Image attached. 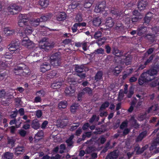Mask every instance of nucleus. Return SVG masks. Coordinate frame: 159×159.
<instances>
[{
	"instance_id": "nucleus-39",
	"label": "nucleus",
	"mask_w": 159,
	"mask_h": 159,
	"mask_svg": "<svg viewBox=\"0 0 159 159\" xmlns=\"http://www.w3.org/2000/svg\"><path fill=\"white\" fill-rule=\"evenodd\" d=\"M79 106V105L78 103L73 104L70 107V111L72 113L75 112Z\"/></svg>"
},
{
	"instance_id": "nucleus-34",
	"label": "nucleus",
	"mask_w": 159,
	"mask_h": 159,
	"mask_svg": "<svg viewBox=\"0 0 159 159\" xmlns=\"http://www.w3.org/2000/svg\"><path fill=\"white\" fill-rule=\"evenodd\" d=\"M93 0H85L84 1V6L85 8H89L93 2Z\"/></svg>"
},
{
	"instance_id": "nucleus-46",
	"label": "nucleus",
	"mask_w": 159,
	"mask_h": 159,
	"mask_svg": "<svg viewBox=\"0 0 159 159\" xmlns=\"http://www.w3.org/2000/svg\"><path fill=\"white\" fill-rule=\"evenodd\" d=\"M43 135V130L39 131L35 135L34 139L35 140H39L40 139L38 138L39 137H41Z\"/></svg>"
},
{
	"instance_id": "nucleus-40",
	"label": "nucleus",
	"mask_w": 159,
	"mask_h": 159,
	"mask_svg": "<svg viewBox=\"0 0 159 159\" xmlns=\"http://www.w3.org/2000/svg\"><path fill=\"white\" fill-rule=\"evenodd\" d=\"M106 40L107 39L106 37H103L100 39L97 40L96 43L98 44V46H101L104 43Z\"/></svg>"
},
{
	"instance_id": "nucleus-55",
	"label": "nucleus",
	"mask_w": 159,
	"mask_h": 159,
	"mask_svg": "<svg viewBox=\"0 0 159 159\" xmlns=\"http://www.w3.org/2000/svg\"><path fill=\"white\" fill-rule=\"evenodd\" d=\"M102 32L101 31H98L96 32L94 35V38L95 39L98 38L102 36Z\"/></svg>"
},
{
	"instance_id": "nucleus-10",
	"label": "nucleus",
	"mask_w": 159,
	"mask_h": 159,
	"mask_svg": "<svg viewBox=\"0 0 159 159\" xmlns=\"http://www.w3.org/2000/svg\"><path fill=\"white\" fill-rule=\"evenodd\" d=\"M106 3L102 1L99 2L98 5H96L94 9L95 11L97 13L102 12L106 8Z\"/></svg>"
},
{
	"instance_id": "nucleus-47",
	"label": "nucleus",
	"mask_w": 159,
	"mask_h": 159,
	"mask_svg": "<svg viewBox=\"0 0 159 159\" xmlns=\"http://www.w3.org/2000/svg\"><path fill=\"white\" fill-rule=\"evenodd\" d=\"M95 150V147L93 146H88L85 150V152L87 154H89Z\"/></svg>"
},
{
	"instance_id": "nucleus-35",
	"label": "nucleus",
	"mask_w": 159,
	"mask_h": 159,
	"mask_svg": "<svg viewBox=\"0 0 159 159\" xmlns=\"http://www.w3.org/2000/svg\"><path fill=\"white\" fill-rule=\"evenodd\" d=\"M109 105L110 103L108 101H106L105 102L101 105L99 108V111H101L105 110L109 106Z\"/></svg>"
},
{
	"instance_id": "nucleus-43",
	"label": "nucleus",
	"mask_w": 159,
	"mask_h": 159,
	"mask_svg": "<svg viewBox=\"0 0 159 159\" xmlns=\"http://www.w3.org/2000/svg\"><path fill=\"white\" fill-rule=\"evenodd\" d=\"M13 157V154L9 152H5L4 155V158L5 159H11Z\"/></svg>"
},
{
	"instance_id": "nucleus-26",
	"label": "nucleus",
	"mask_w": 159,
	"mask_h": 159,
	"mask_svg": "<svg viewBox=\"0 0 159 159\" xmlns=\"http://www.w3.org/2000/svg\"><path fill=\"white\" fill-rule=\"evenodd\" d=\"M113 25L114 22L112 18L110 17L107 18L105 23V25L107 27H111L113 26Z\"/></svg>"
},
{
	"instance_id": "nucleus-64",
	"label": "nucleus",
	"mask_w": 159,
	"mask_h": 159,
	"mask_svg": "<svg viewBox=\"0 0 159 159\" xmlns=\"http://www.w3.org/2000/svg\"><path fill=\"white\" fill-rule=\"evenodd\" d=\"M43 113L42 111L40 110H38L36 112V115L38 118H40L42 116Z\"/></svg>"
},
{
	"instance_id": "nucleus-38",
	"label": "nucleus",
	"mask_w": 159,
	"mask_h": 159,
	"mask_svg": "<svg viewBox=\"0 0 159 159\" xmlns=\"http://www.w3.org/2000/svg\"><path fill=\"white\" fill-rule=\"evenodd\" d=\"M49 2L48 0H40L39 3L42 7L45 8L47 7L48 5Z\"/></svg>"
},
{
	"instance_id": "nucleus-27",
	"label": "nucleus",
	"mask_w": 159,
	"mask_h": 159,
	"mask_svg": "<svg viewBox=\"0 0 159 159\" xmlns=\"http://www.w3.org/2000/svg\"><path fill=\"white\" fill-rule=\"evenodd\" d=\"M33 43L30 39H23L22 41L21 44L22 45L29 47V46H32Z\"/></svg>"
},
{
	"instance_id": "nucleus-13",
	"label": "nucleus",
	"mask_w": 159,
	"mask_h": 159,
	"mask_svg": "<svg viewBox=\"0 0 159 159\" xmlns=\"http://www.w3.org/2000/svg\"><path fill=\"white\" fill-rule=\"evenodd\" d=\"M75 91V88L74 85H70L69 86L66 87L65 92L66 95L70 96L74 95Z\"/></svg>"
},
{
	"instance_id": "nucleus-18",
	"label": "nucleus",
	"mask_w": 159,
	"mask_h": 159,
	"mask_svg": "<svg viewBox=\"0 0 159 159\" xmlns=\"http://www.w3.org/2000/svg\"><path fill=\"white\" fill-rule=\"evenodd\" d=\"M29 20L28 17L25 18V16H22V19L20 20L18 22V25L20 27H22L24 25H27V22Z\"/></svg>"
},
{
	"instance_id": "nucleus-60",
	"label": "nucleus",
	"mask_w": 159,
	"mask_h": 159,
	"mask_svg": "<svg viewBox=\"0 0 159 159\" xmlns=\"http://www.w3.org/2000/svg\"><path fill=\"white\" fill-rule=\"evenodd\" d=\"M24 31L26 35H29L32 33L33 30L32 29H29L26 27V28H25Z\"/></svg>"
},
{
	"instance_id": "nucleus-3",
	"label": "nucleus",
	"mask_w": 159,
	"mask_h": 159,
	"mask_svg": "<svg viewBox=\"0 0 159 159\" xmlns=\"http://www.w3.org/2000/svg\"><path fill=\"white\" fill-rule=\"evenodd\" d=\"M159 70V66L156 65L144 72L148 77L152 78V80L155 79V77L154 76L157 75Z\"/></svg>"
},
{
	"instance_id": "nucleus-2",
	"label": "nucleus",
	"mask_w": 159,
	"mask_h": 159,
	"mask_svg": "<svg viewBox=\"0 0 159 159\" xmlns=\"http://www.w3.org/2000/svg\"><path fill=\"white\" fill-rule=\"evenodd\" d=\"M51 65L54 67H57L59 66L61 63V53L57 52L53 54L50 57L48 61Z\"/></svg>"
},
{
	"instance_id": "nucleus-58",
	"label": "nucleus",
	"mask_w": 159,
	"mask_h": 159,
	"mask_svg": "<svg viewBox=\"0 0 159 159\" xmlns=\"http://www.w3.org/2000/svg\"><path fill=\"white\" fill-rule=\"evenodd\" d=\"M111 12L112 14L116 15V16H120L121 13V12L119 13V11L117 9H111Z\"/></svg>"
},
{
	"instance_id": "nucleus-50",
	"label": "nucleus",
	"mask_w": 159,
	"mask_h": 159,
	"mask_svg": "<svg viewBox=\"0 0 159 159\" xmlns=\"http://www.w3.org/2000/svg\"><path fill=\"white\" fill-rule=\"evenodd\" d=\"M83 20V18L81 15L80 14H77L75 19V21L76 22H81Z\"/></svg>"
},
{
	"instance_id": "nucleus-14",
	"label": "nucleus",
	"mask_w": 159,
	"mask_h": 159,
	"mask_svg": "<svg viewBox=\"0 0 159 159\" xmlns=\"http://www.w3.org/2000/svg\"><path fill=\"white\" fill-rule=\"evenodd\" d=\"M86 23L84 22L75 23L71 28L72 32L73 33L76 32L77 30L78 27H85L86 26Z\"/></svg>"
},
{
	"instance_id": "nucleus-51",
	"label": "nucleus",
	"mask_w": 159,
	"mask_h": 159,
	"mask_svg": "<svg viewBox=\"0 0 159 159\" xmlns=\"http://www.w3.org/2000/svg\"><path fill=\"white\" fill-rule=\"evenodd\" d=\"M7 76V72L6 71L4 72L0 71V80H2Z\"/></svg>"
},
{
	"instance_id": "nucleus-20",
	"label": "nucleus",
	"mask_w": 159,
	"mask_h": 159,
	"mask_svg": "<svg viewBox=\"0 0 159 159\" xmlns=\"http://www.w3.org/2000/svg\"><path fill=\"white\" fill-rule=\"evenodd\" d=\"M112 54L118 57H121L123 56V52L119 50L117 48H114L112 51Z\"/></svg>"
},
{
	"instance_id": "nucleus-12",
	"label": "nucleus",
	"mask_w": 159,
	"mask_h": 159,
	"mask_svg": "<svg viewBox=\"0 0 159 159\" xmlns=\"http://www.w3.org/2000/svg\"><path fill=\"white\" fill-rule=\"evenodd\" d=\"M137 35L142 36L145 34L147 32V27L143 25L139 26L137 29Z\"/></svg>"
},
{
	"instance_id": "nucleus-29",
	"label": "nucleus",
	"mask_w": 159,
	"mask_h": 159,
	"mask_svg": "<svg viewBox=\"0 0 159 159\" xmlns=\"http://www.w3.org/2000/svg\"><path fill=\"white\" fill-rule=\"evenodd\" d=\"M74 137V135L72 134L66 140V142L68 146L70 147L73 146V144L74 143V142L73 141V139Z\"/></svg>"
},
{
	"instance_id": "nucleus-15",
	"label": "nucleus",
	"mask_w": 159,
	"mask_h": 159,
	"mask_svg": "<svg viewBox=\"0 0 159 159\" xmlns=\"http://www.w3.org/2000/svg\"><path fill=\"white\" fill-rule=\"evenodd\" d=\"M32 128L35 130H37L39 129L40 127V124L39 120L37 119H34L32 120L31 124Z\"/></svg>"
},
{
	"instance_id": "nucleus-22",
	"label": "nucleus",
	"mask_w": 159,
	"mask_h": 159,
	"mask_svg": "<svg viewBox=\"0 0 159 159\" xmlns=\"http://www.w3.org/2000/svg\"><path fill=\"white\" fill-rule=\"evenodd\" d=\"M7 143L8 146L11 148L14 146L16 139L12 137H9L7 138Z\"/></svg>"
},
{
	"instance_id": "nucleus-45",
	"label": "nucleus",
	"mask_w": 159,
	"mask_h": 159,
	"mask_svg": "<svg viewBox=\"0 0 159 159\" xmlns=\"http://www.w3.org/2000/svg\"><path fill=\"white\" fill-rule=\"evenodd\" d=\"M147 115V112H145L144 114H141L138 116V120L140 121H142L146 119Z\"/></svg>"
},
{
	"instance_id": "nucleus-57",
	"label": "nucleus",
	"mask_w": 159,
	"mask_h": 159,
	"mask_svg": "<svg viewBox=\"0 0 159 159\" xmlns=\"http://www.w3.org/2000/svg\"><path fill=\"white\" fill-rule=\"evenodd\" d=\"M151 19V17H149L148 16H146L144 19V23L146 25L149 24Z\"/></svg>"
},
{
	"instance_id": "nucleus-28",
	"label": "nucleus",
	"mask_w": 159,
	"mask_h": 159,
	"mask_svg": "<svg viewBox=\"0 0 159 159\" xmlns=\"http://www.w3.org/2000/svg\"><path fill=\"white\" fill-rule=\"evenodd\" d=\"M102 75L103 73L102 71H98L95 76L94 81H95V82L99 81L102 80Z\"/></svg>"
},
{
	"instance_id": "nucleus-7",
	"label": "nucleus",
	"mask_w": 159,
	"mask_h": 159,
	"mask_svg": "<svg viewBox=\"0 0 159 159\" xmlns=\"http://www.w3.org/2000/svg\"><path fill=\"white\" fill-rule=\"evenodd\" d=\"M152 81V78L148 77L144 72L141 75L138 79L139 84L140 85H142L145 83H148Z\"/></svg>"
},
{
	"instance_id": "nucleus-62",
	"label": "nucleus",
	"mask_w": 159,
	"mask_h": 159,
	"mask_svg": "<svg viewBox=\"0 0 159 159\" xmlns=\"http://www.w3.org/2000/svg\"><path fill=\"white\" fill-rule=\"evenodd\" d=\"M129 73H125L123 75V79L124 80H125V79L130 74H131L132 73L133 71V69H129Z\"/></svg>"
},
{
	"instance_id": "nucleus-19",
	"label": "nucleus",
	"mask_w": 159,
	"mask_h": 159,
	"mask_svg": "<svg viewBox=\"0 0 159 159\" xmlns=\"http://www.w3.org/2000/svg\"><path fill=\"white\" fill-rule=\"evenodd\" d=\"M148 2L145 0L140 1L138 2V8L140 11L144 10Z\"/></svg>"
},
{
	"instance_id": "nucleus-61",
	"label": "nucleus",
	"mask_w": 159,
	"mask_h": 159,
	"mask_svg": "<svg viewBox=\"0 0 159 159\" xmlns=\"http://www.w3.org/2000/svg\"><path fill=\"white\" fill-rule=\"evenodd\" d=\"M72 42L71 39H66L62 41V43L65 45H68L71 43Z\"/></svg>"
},
{
	"instance_id": "nucleus-30",
	"label": "nucleus",
	"mask_w": 159,
	"mask_h": 159,
	"mask_svg": "<svg viewBox=\"0 0 159 159\" xmlns=\"http://www.w3.org/2000/svg\"><path fill=\"white\" fill-rule=\"evenodd\" d=\"M93 25L95 26H99L101 23V18L98 16L94 18L93 20Z\"/></svg>"
},
{
	"instance_id": "nucleus-9",
	"label": "nucleus",
	"mask_w": 159,
	"mask_h": 159,
	"mask_svg": "<svg viewBox=\"0 0 159 159\" xmlns=\"http://www.w3.org/2000/svg\"><path fill=\"white\" fill-rule=\"evenodd\" d=\"M51 69V65L49 61H48L41 64L40 66V71L43 73Z\"/></svg>"
},
{
	"instance_id": "nucleus-56",
	"label": "nucleus",
	"mask_w": 159,
	"mask_h": 159,
	"mask_svg": "<svg viewBox=\"0 0 159 159\" xmlns=\"http://www.w3.org/2000/svg\"><path fill=\"white\" fill-rule=\"evenodd\" d=\"M154 57V55L152 54V55L146 61H145L144 62V64L145 65H147L149 64L150 63L152 60L153 58Z\"/></svg>"
},
{
	"instance_id": "nucleus-36",
	"label": "nucleus",
	"mask_w": 159,
	"mask_h": 159,
	"mask_svg": "<svg viewBox=\"0 0 159 159\" xmlns=\"http://www.w3.org/2000/svg\"><path fill=\"white\" fill-rule=\"evenodd\" d=\"M159 143V139H154L150 147V149L151 150H153L154 148H155L157 145Z\"/></svg>"
},
{
	"instance_id": "nucleus-8",
	"label": "nucleus",
	"mask_w": 159,
	"mask_h": 159,
	"mask_svg": "<svg viewBox=\"0 0 159 159\" xmlns=\"http://www.w3.org/2000/svg\"><path fill=\"white\" fill-rule=\"evenodd\" d=\"M96 138L95 137L92 138L90 140H87L86 142L84 144H91L93 143V142H94L95 143H99V141L100 140V143L101 144H103L106 141V138L103 136L101 137L100 138L95 141Z\"/></svg>"
},
{
	"instance_id": "nucleus-21",
	"label": "nucleus",
	"mask_w": 159,
	"mask_h": 159,
	"mask_svg": "<svg viewBox=\"0 0 159 159\" xmlns=\"http://www.w3.org/2000/svg\"><path fill=\"white\" fill-rule=\"evenodd\" d=\"M118 156L116 151L110 152L106 157V159H116Z\"/></svg>"
},
{
	"instance_id": "nucleus-63",
	"label": "nucleus",
	"mask_w": 159,
	"mask_h": 159,
	"mask_svg": "<svg viewBox=\"0 0 159 159\" xmlns=\"http://www.w3.org/2000/svg\"><path fill=\"white\" fill-rule=\"evenodd\" d=\"M11 53H10L9 52H7L3 56L4 58L6 59H10L12 57V56L11 54Z\"/></svg>"
},
{
	"instance_id": "nucleus-32",
	"label": "nucleus",
	"mask_w": 159,
	"mask_h": 159,
	"mask_svg": "<svg viewBox=\"0 0 159 159\" xmlns=\"http://www.w3.org/2000/svg\"><path fill=\"white\" fill-rule=\"evenodd\" d=\"M131 58L130 55H128L124 58L123 62L126 65L130 64L131 62Z\"/></svg>"
},
{
	"instance_id": "nucleus-6",
	"label": "nucleus",
	"mask_w": 159,
	"mask_h": 159,
	"mask_svg": "<svg viewBox=\"0 0 159 159\" xmlns=\"http://www.w3.org/2000/svg\"><path fill=\"white\" fill-rule=\"evenodd\" d=\"M7 10L11 14L15 15L17 14L20 10V7L15 3L11 4L7 7Z\"/></svg>"
},
{
	"instance_id": "nucleus-49",
	"label": "nucleus",
	"mask_w": 159,
	"mask_h": 159,
	"mask_svg": "<svg viewBox=\"0 0 159 159\" xmlns=\"http://www.w3.org/2000/svg\"><path fill=\"white\" fill-rule=\"evenodd\" d=\"M145 38L148 40L150 42H153L154 41V38L153 36L151 34H147L145 36Z\"/></svg>"
},
{
	"instance_id": "nucleus-17",
	"label": "nucleus",
	"mask_w": 159,
	"mask_h": 159,
	"mask_svg": "<svg viewBox=\"0 0 159 159\" xmlns=\"http://www.w3.org/2000/svg\"><path fill=\"white\" fill-rule=\"evenodd\" d=\"M66 18V15L65 13L60 12L56 15L57 20L59 21L64 20Z\"/></svg>"
},
{
	"instance_id": "nucleus-23",
	"label": "nucleus",
	"mask_w": 159,
	"mask_h": 159,
	"mask_svg": "<svg viewBox=\"0 0 159 159\" xmlns=\"http://www.w3.org/2000/svg\"><path fill=\"white\" fill-rule=\"evenodd\" d=\"M145 150V147H143L141 148L139 145H136L134 148V151L136 154H140L142 153Z\"/></svg>"
},
{
	"instance_id": "nucleus-5",
	"label": "nucleus",
	"mask_w": 159,
	"mask_h": 159,
	"mask_svg": "<svg viewBox=\"0 0 159 159\" xmlns=\"http://www.w3.org/2000/svg\"><path fill=\"white\" fill-rule=\"evenodd\" d=\"M20 42L18 41H13L9 45L8 49L11 53H16L20 50Z\"/></svg>"
},
{
	"instance_id": "nucleus-54",
	"label": "nucleus",
	"mask_w": 159,
	"mask_h": 159,
	"mask_svg": "<svg viewBox=\"0 0 159 159\" xmlns=\"http://www.w3.org/2000/svg\"><path fill=\"white\" fill-rule=\"evenodd\" d=\"M45 94V93L43 90H41L37 91L36 93V95L39 97H43Z\"/></svg>"
},
{
	"instance_id": "nucleus-24",
	"label": "nucleus",
	"mask_w": 159,
	"mask_h": 159,
	"mask_svg": "<svg viewBox=\"0 0 159 159\" xmlns=\"http://www.w3.org/2000/svg\"><path fill=\"white\" fill-rule=\"evenodd\" d=\"M3 31L4 33L7 35H10L12 34L15 32V30H14L11 29L9 27H6L4 28Z\"/></svg>"
},
{
	"instance_id": "nucleus-1",
	"label": "nucleus",
	"mask_w": 159,
	"mask_h": 159,
	"mask_svg": "<svg viewBox=\"0 0 159 159\" xmlns=\"http://www.w3.org/2000/svg\"><path fill=\"white\" fill-rule=\"evenodd\" d=\"M13 71L16 75H20L23 73L27 74L29 72V68L28 66L24 64L20 63L15 66Z\"/></svg>"
},
{
	"instance_id": "nucleus-16",
	"label": "nucleus",
	"mask_w": 159,
	"mask_h": 159,
	"mask_svg": "<svg viewBox=\"0 0 159 159\" xmlns=\"http://www.w3.org/2000/svg\"><path fill=\"white\" fill-rule=\"evenodd\" d=\"M147 130L143 131L139 134L135 139V142H138L142 141L143 139L147 135Z\"/></svg>"
},
{
	"instance_id": "nucleus-41",
	"label": "nucleus",
	"mask_w": 159,
	"mask_h": 159,
	"mask_svg": "<svg viewBox=\"0 0 159 159\" xmlns=\"http://www.w3.org/2000/svg\"><path fill=\"white\" fill-rule=\"evenodd\" d=\"M122 70V67L120 66H116L113 70L116 75H117L120 73Z\"/></svg>"
},
{
	"instance_id": "nucleus-42",
	"label": "nucleus",
	"mask_w": 159,
	"mask_h": 159,
	"mask_svg": "<svg viewBox=\"0 0 159 159\" xmlns=\"http://www.w3.org/2000/svg\"><path fill=\"white\" fill-rule=\"evenodd\" d=\"M57 71L56 70H52L49 72L47 74V77L50 78H52L55 76L57 75Z\"/></svg>"
},
{
	"instance_id": "nucleus-25",
	"label": "nucleus",
	"mask_w": 159,
	"mask_h": 159,
	"mask_svg": "<svg viewBox=\"0 0 159 159\" xmlns=\"http://www.w3.org/2000/svg\"><path fill=\"white\" fill-rule=\"evenodd\" d=\"M15 154L16 155L21 154V152H25V148L23 146H18L15 149Z\"/></svg>"
},
{
	"instance_id": "nucleus-44",
	"label": "nucleus",
	"mask_w": 159,
	"mask_h": 159,
	"mask_svg": "<svg viewBox=\"0 0 159 159\" xmlns=\"http://www.w3.org/2000/svg\"><path fill=\"white\" fill-rule=\"evenodd\" d=\"M67 103L66 101H62L60 102L58 105V107L59 109L65 108L67 106Z\"/></svg>"
},
{
	"instance_id": "nucleus-33",
	"label": "nucleus",
	"mask_w": 159,
	"mask_h": 159,
	"mask_svg": "<svg viewBox=\"0 0 159 159\" xmlns=\"http://www.w3.org/2000/svg\"><path fill=\"white\" fill-rule=\"evenodd\" d=\"M76 79L72 75L69 76L67 78V82L70 85L74 84V83H76Z\"/></svg>"
},
{
	"instance_id": "nucleus-53",
	"label": "nucleus",
	"mask_w": 159,
	"mask_h": 159,
	"mask_svg": "<svg viewBox=\"0 0 159 159\" xmlns=\"http://www.w3.org/2000/svg\"><path fill=\"white\" fill-rule=\"evenodd\" d=\"M73 124L76 125H73L70 127V131H73L76 129L80 125V123L79 122L73 123Z\"/></svg>"
},
{
	"instance_id": "nucleus-11",
	"label": "nucleus",
	"mask_w": 159,
	"mask_h": 159,
	"mask_svg": "<svg viewBox=\"0 0 159 159\" xmlns=\"http://www.w3.org/2000/svg\"><path fill=\"white\" fill-rule=\"evenodd\" d=\"M39 46L41 49H44L46 52H48L50 49L53 48L52 46L50 43L44 41L43 40L42 42L40 43Z\"/></svg>"
},
{
	"instance_id": "nucleus-48",
	"label": "nucleus",
	"mask_w": 159,
	"mask_h": 159,
	"mask_svg": "<svg viewBox=\"0 0 159 159\" xmlns=\"http://www.w3.org/2000/svg\"><path fill=\"white\" fill-rule=\"evenodd\" d=\"M82 91H83L84 93H88L89 95L92 94V90L91 88L89 87H85L83 89Z\"/></svg>"
},
{
	"instance_id": "nucleus-4",
	"label": "nucleus",
	"mask_w": 159,
	"mask_h": 159,
	"mask_svg": "<svg viewBox=\"0 0 159 159\" xmlns=\"http://www.w3.org/2000/svg\"><path fill=\"white\" fill-rule=\"evenodd\" d=\"M75 70L77 75L81 79H84L85 77L86 72L84 65H76L75 67Z\"/></svg>"
},
{
	"instance_id": "nucleus-31",
	"label": "nucleus",
	"mask_w": 159,
	"mask_h": 159,
	"mask_svg": "<svg viewBox=\"0 0 159 159\" xmlns=\"http://www.w3.org/2000/svg\"><path fill=\"white\" fill-rule=\"evenodd\" d=\"M62 85L61 82H57L52 83L51 85V87L54 89H57L60 88Z\"/></svg>"
},
{
	"instance_id": "nucleus-37",
	"label": "nucleus",
	"mask_w": 159,
	"mask_h": 159,
	"mask_svg": "<svg viewBox=\"0 0 159 159\" xmlns=\"http://www.w3.org/2000/svg\"><path fill=\"white\" fill-rule=\"evenodd\" d=\"M51 17V15L50 14H48L41 16L40 18L41 22L46 21L50 19Z\"/></svg>"
},
{
	"instance_id": "nucleus-52",
	"label": "nucleus",
	"mask_w": 159,
	"mask_h": 159,
	"mask_svg": "<svg viewBox=\"0 0 159 159\" xmlns=\"http://www.w3.org/2000/svg\"><path fill=\"white\" fill-rule=\"evenodd\" d=\"M104 53V49L102 48H99L95 50L94 53L95 54H103Z\"/></svg>"
},
{
	"instance_id": "nucleus-59",
	"label": "nucleus",
	"mask_w": 159,
	"mask_h": 159,
	"mask_svg": "<svg viewBox=\"0 0 159 159\" xmlns=\"http://www.w3.org/2000/svg\"><path fill=\"white\" fill-rule=\"evenodd\" d=\"M40 20V18L34 19L33 22L34 26H38L39 24V22H41Z\"/></svg>"
}]
</instances>
